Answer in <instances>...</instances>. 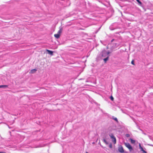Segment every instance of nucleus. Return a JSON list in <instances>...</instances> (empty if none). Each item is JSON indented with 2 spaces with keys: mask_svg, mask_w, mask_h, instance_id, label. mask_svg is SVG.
<instances>
[{
  "mask_svg": "<svg viewBox=\"0 0 153 153\" xmlns=\"http://www.w3.org/2000/svg\"><path fill=\"white\" fill-rule=\"evenodd\" d=\"M37 70L36 69H33L32 70H31V73H34Z\"/></svg>",
  "mask_w": 153,
  "mask_h": 153,
  "instance_id": "13",
  "label": "nucleus"
},
{
  "mask_svg": "<svg viewBox=\"0 0 153 153\" xmlns=\"http://www.w3.org/2000/svg\"><path fill=\"white\" fill-rule=\"evenodd\" d=\"M111 44H108V45L107 46V48H106L107 49H109V46H111Z\"/></svg>",
  "mask_w": 153,
  "mask_h": 153,
  "instance_id": "17",
  "label": "nucleus"
},
{
  "mask_svg": "<svg viewBox=\"0 0 153 153\" xmlns=\"http://www.w3.org/2000/svg\"><path fill=\"white\" fill-rule=\"evenodd\" d=\"M115 46H112L111 48V51H112V50L115 48H116L117 47L118 45H117V44H115Z\"/></svg>",
  "mask_w": 153,
  "mask_h": 153,
  "instance_id": "8",
  "label": "nucleus"
},
{
  "mask_svg": "<svg viewBox=\"0 0 153 153\" xmlns=\"http://www.w3.org/2000/svg\"><path fill=\"white\" fill-rule=\"evenodd\" d=\"M111 53V52L108 51H107L105 50H103L101 53V55L102 57H105L103 59L105 62H106L108 59V57L109 56V54Z\"/></svg>",
  "mask_w": 153,
  "mask_h": 153,
  "instance_id": "1",
  "label": "nucleus"
},
{
  "mask_svg": "<svg viewBox=\"0 0 153 153\" xmlns=\"http://www.w3.org/2000/svg\"><path fill=\"white\" fill-rule=\"evenodd\" d=\"M110 99L112 101H113L114 100V97H112V96H111L110 97Z\"/></svg>",
  "mask_w": 153,
  "mask_h": 153,
  "instance_id": "16",
  "label": "nucleus"
},
{
  "mask_svg": "<svg viewBox=\"0 0 153 153\" xmlns=\"http://www.w3.org/2000/svg\"><path fill=\"white\" fill-rule=\"evenodd\" d=\"M112 119H113L114 120H115L117 122H118V120H117V118L116 117H114V116H113L112 117Z\"/></svg>",
  "mask_w": 153,
  "mask_h": 153,
  "instance_id": "12",
  "label": "nucleus"
},
{
  "mask_svg": "<svg viewBox=\"0 0 153 153\" xmlns=\"http://www.w3.org/2000/svg\"><path fill=\"white\" fill-rule=\"evenodd\" d=\"M109 147L110 148L112 147V145H111V144L109 145Z\"/></svg>",
  "mask_w": 153,
  "mask_h": 153,
  "instance_id": "21",
  "label": "nucleus"
},
{
  "mask_svg": "<svg viewBox=\"0 0 153 153\" xmlns=\"http://www.w3.org/2000/svg\"><path fill=\"white\" fill-rule=\"evenodd\" d=\"M46 51L48 52V53L49 54L51 55H53V52L52 51L47 49Z\"/></svg>",
  "mask_w": 153,
  "mask_h": 153,
  "instance_id": "6",
  "label": "nucleus"
},
{
  "mask_svg": "<svg viewBox=\"0 0 153 153\" xmlns=\"http://www.w3.org/2000/svg\"><path fill=\"white\" fill-rule=\"evenodd\" d=\"M139 149L141 150V151H143L145 153H147L146 151L144 150L142 147L141 146V144L140 143H139Z\"/></svg>",
  "mask_w": 153,
  "mask_h": 153,
  "instance_id": "5",
  "label": "nucleus"
},
{
  "mask_svg": "<svg viewBox=\"0 0 153 153\" xmlns=\"http://www.w3.org/2000/svg\"><path fill=\"white\" fill-rule=\"evenodd\" d=\"M110 29L111 30H114L115 29V28H112V26H110Z\"/></svg>",
  "mask_w": 153,
  "mask_h": 153,
  "instance_id": "19",
  "label": "nucleus"
},
{
  "mask_svg": "<svg viewBox=\"0 0 153 153\" xmlns=\"http://www.w3.org/2000/svg\"><path fill=\"white\" fill-rule=\"evenodd\" d=\"M126 136L127 137H130V135L128 134H126Z\"/></svg>",
  "mask_w": 153,
  "mask_h": 153,
  "instance_id": "18",
  "label": "nucleus"
},
{
  "mask_svg": "<svg viewBox=\"0 0 153 153\" xmlns=\"http://www.w3.org/2000/svg\"><path fill=\"white\" fill-rule=\"evenodd\" d=\"M118 151L121 153H123L124 152L123 149L121 146H120L118 148Z\"/></svg>",
  "mask_w": 153,
  "mask_h": 153,
  "instance_id": "4",
  "label": "nucleus"
},
{
  "mask_svg": "<svg viewBox=\"0 0 153 153\" xmlns=\"http://www.w3.org/2000/svg\"><path fill=\"white\" fill-rule=\"evenodd\" d=\"M109 136L112 139V141L115 144L116 142V140L115 137L112 134H111L109 135Z\"/></svg>",
  "mask_w": 153,
  "mask_h": 153,
  "instance_id": "3",
  "label": "nucleus"
},
{
  "mask_svg": "<svg viewBox=\"0 0 153 153\" xmlns=\"http://www.w3.org/2000/svg\"><path fill=\"white\" fill-rule=\"evenodd\" d=\"M114 40V39H112V40H111V42H113Z\"/></svg>",
  "mask_w": 153,
  "mask_h": 153,
  "instance_id": "22",
  "label": "nucleus"
},
{
  "mask_svg": "<svg viewBox=\"0 0 153 153\" xmlns=\"http://www.w3.org/2000/svg\"><path fill=\"white\" fill-rule=\"evenodd\" d=\"M86 153H88L87 152H86Z\"/></svg>",
  "mask_w": 153,
  "mask_h": 153,
  "instance_id": "23",
  "label": "nucleus"
},
{
  "mask_svg": "<svg viewBox=\"0 0 153 153\" xmlns=\"http://www.w3.org/2000/svg\"><path fill=\"white\" fill-rule=\"evenodd\" d=\"M130 140L131 141V143L132 144H134L135 143V141L134 140H133L132 139H130Z\"/></svg>",
  "mask_w": 153,
  "mask_h": 153,
  "instance_id": "11",
  "label": "nucleus"
},
{
  "mask_svg": "<svg viewBox=\"0 0 153 153\" xmlns=\"http://www.w3.org/2000/svg\"><path fill=\"white\" fill-rule=\"evenodd\" d=\"M8 86V85H0V88H7Z\"/></svg>",
  "mask_w": 153,
  "mask_h": 153,
  "instance_id": "7",
  "label": "nucleus"
},
{
  "mask_svg": "<svg viewBox=\"0 0 153 153\" xmlns=\"http://www.w3.org/2000/svg\"><path fill=\"white\" fill-rule=\"evenodd\" d=\"M124 144L125 146L129 149L130 151L131 152L133 150L132 146L128 143H125Z\"/></svg>",
  "mask_w": 153,
  "mask_h": 153,
  "instance_id": "2",
  "label": "nucleus"
},
{
  "mask_svg": "<svg viewBox=\"0 0 153 153\" xmlns=\"http://www.w3.org/2000/svg\"><path fill=\"white\" fill-rule=\"evenodd\" d=\"M60 34L58 33L55 34L54 35V36L57 39H58L60 37Z\"/></svg>",
  "mask_w": 153,
  "mask_h": 153,
  "instance_id": "9",
  "label": "nucleus"
},
{
  "mask_svg": "<svg viewBox=\"0 0 153 153\" xmlns=\"http://www.w3.org/2000/svg\"><path fill=\"white\" fill-rule=\"evenodd\" d=\"M103 142L107 145L108 144V142L105 139H103Z\"/></svg>",
  "mask_w": 153,
  "mask_h": 153,
  "instance_id": "14",
  "label": "nucleus"
},
{
  "mask_svg": "<svg viewBox=\"0 0 153 153\" xmlns=\"http://www.w3.org/2000/svg\"><path fill=\"white\" fill-rule=\"evenodd\" d=\"M139 3V5H141L142 4V3L139 0H136Z\"/></svg>",
  "mask_w": 153,
  "mask_h": 153,
  "instance_id": "15",
  "label": "nucleus"
},
{
  "mask_svg": "<svg viewBox=\"0 0 153 153\" xmlns=\"http://www.w3.org/2000/svg\"><path fill=\"white\" fill-rule=\"evenodd\" d=\"M131 64H132V65H134V61L133 60H132V61L131 62Z\"/></svg>",
  "mask_w": 153,
  "mask_h": 153,
  "instance_id": "20",
  "label": "nucleus"
},
{
  "mask_svg": "<svg viewBox=\"0 0 153 153\" xmlns=\"http://www.w3.org/2000/svg\"><path fill=\"white\" fill-rule=\"evenodd\" d=\"M62 28H60L59 30L58 31L57 33L59 34L60 35V34L62 32Z\"/></svg>",
  "mask_w": 153,
  "mask_h": 153,
  "instance_id": "10",
  "label": "nucleus"
}]
</instances>
